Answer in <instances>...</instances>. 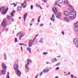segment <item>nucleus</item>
Returning a JSON list of instances; mask_svg holds the SVG:
<instances>
[{"instance_id":"9b49d317","label":"nucleus","mask_w":78,"mask_h":78,"mask_svg":"<svg viewBox=\"0 0 78 78\" xmlns=\"http://www.w3.org/2000/svg\"><path fill=\"white\" fill-rule=\"evenodd\" d=\"M19 67V65L17 64H15L14 65V68L15 70H17L18 69V68Z\"/></svg>"},{"instance_id":"f3484780","label":"nucleus","mask_w":78,"mask_h":78,"mask_svg":"<svg viewBox=\"0 0 78 78\" xmlns=\"http://www.w3.org/2000/svg\"><path fill=\"white\" fill-rule=\"evenodd\" d=\"M64 20L66 22H69V19L67 18L64 17Z\"/></svg>"},{"instance_id":"a18cd8bd","label":"nucleus","mask_w":78,"mask_h":78,"mask_svg":"<svg viewBox=\"0 0 78 78\" xmlns=\"http://www.w3.org/2000/svg\"><path fill=\"white\" fill-rule=\"evenodd\" d=\"M9 30H8V28H6L5 29V31H6V32H7V31H8Z\"/></svg>"},{"instance_id":"680f3d73","label":"nucleus","mask_w":78,"mask_h":78,"mask_svg":"<svg viewBox=\"0 0 78 78\" xmlns=\"http://www.w3.org/2000/svg\"><path fill=\"white\" fill-rule=\"evenodd\" d=\"M16 5H17V4H16L15 5H14V7L16 6Z\"/></svg>"},{"instance_id":"79ce46f5","label":"nucleus","mask_w":78,"mask_h":78,"mask_svg":"<svg viewBox=\"0 0 78 78\" xmlns=\"http://www.w3.org/2000/svg\"><path fill=\"white\" fill-rule=\"evenodd\" d=\"M48 53L47 52H44L43 53V55H47Z\"/></svg>"},{"instance_id":"58836bf2","label":"nucleus","mask_w":78,"mask_h":78,"mask_svg":"<svg viewBox=\"0 0 78 78\" xmlns=\"http://www.w3.org/2000/svg\"><path fill=\"white\" fill-rule=\"evenodd\" d=\"M70 15H73V12H70Z\"/></svg>"},{"instance_id":"9d476101","label":"nucleus","mask_w":78,"mask_h":78,"mask_svg":"<svg viewBox=\"0 0 78 78\" xmlns=\"http://www.w3.org/2000/svg\"><path fill=\"white\" fill-rule=\"evenodd\" d=\"M52 10L55 14H56V12H58V11H57V9H56V8L55 7H54L52 9ZM55 11H56V12H55Z\"/></svg>"},{"instance_id":"20e7f679","label":"nucleus","mask_w":78,"mask_h":78,"mask_svg":"<svg viewBox=\"0 0 78 78\" xmlns=\"http://www.w3.org/2000/svg\"><path fill=\"white\" fill-rule=\"evenodd\" d=\"M29 42L28 44L29 47H31L32 46V45H33V44L34 43V41L30 40H29Z\"/></svg>"},{"instance_id":"0eeeda50","label":"nucleus","mask_w":78,"mask_h":78,"mask_svg":"<svg viewBox=\"0 0 78 78\" xmlns=\"http://www.w3.org/2000/svg\"><path fill=\"white\" fill-rule=\"evenodd\" d=\"M74 26L76 28V31L78 32V22L74 24Z\"/></svg>"},{"instance_id":"7c9ffc66","label":"nucleus","mask_w":78,"mask_h":78,"mask_svg":"<svg viewBox=\"0 0 78 78\" xmlns=\"http://www.w3.org/2000/svg\"><path fill=\"white\" fill-rule=\"evenodd\" d=\"M52 17L53 18V19H55V15H54V14H52Z\"/></svg>"},{"instance_id":"cd10ccee","label":"nucleus","mask_w":78,"mask_h":78,"mask_svg":"<svg viewBox=\"0 0 78 78\" xmlns=\"http://www.w3.org/2000/svg\"><path fill=\"white\" fill-rule=\"evenodd\" d=\"M73 16H76V12H73Z\"/></svg>"},{"instance_id":"39448f33","label":"nucleus","mask_w":78,"mask_h":78,"mask_svg":"<svg viewBox=\"0 0 78 78\" xmlns=\"http://www.w3.org/2000/svg\"><path fill=\"white\" fill-rule=\"evenodd\" d=\"M6 19H4L2 23V27H6Z\"/></svg>"},{"instance_id":"f8f14e48","label":"nucleus","mask_w":78,"mask_h":78,"mask_svg":"<svg viewBox=\"0 0 78 78\" xmlns=\"http://www.w3.org/2000/svg\"><path fill=\"white\" fill-rule=\"evenodd\" d=\"M64 14L66 16H68L69 15V13L67 11H64Z\"/></svg>"},{"instance_id":"1a4fd4ad","label":"nucleus","mask_w":78,"mask_h":78,"mask_svg":"<svg viewBox=\"0 0 78 78\" xmlns=\"http://www.w3.org/2000/svg\"><path fill=\"white\" fill-rule=\"evenodd\" d=\"M74 42L76 45H78V39L77 38L75 39L74 40Z\"/></svg>"},{"instance_id":"e433bc0d","label":"nucleus","mask_w":78,"mask_h":78,"mask_svg":"<svg viewBox=\"0 0 78 78\" xmlns=\"http://www.w3.org/2000/svg\"><path fill=\"white\" fill-rule=\"evenodd\" d=\"M15 42H16L17 41V38H15Z\"/></svg>"},{"instance_id":"473e14b6","label":"nucleus","mask_w":78,"mask_h":78,"mask_svg":"<svg viewBox=\"0 0 78 78\" xmlns=\"http://www.w3.org/2000/svg\"><path fill=\"white\" fill-rule=\"evenodd\" d=\"M30 9H33V5H31Z\"/></svg>"},{"instance_id":"c756f323","label":"nucleus","mask_w":78,"mask_h":78,"mask_svg":"<svg viewBox=\"0 0 78 78\" xmlns=\"http://www.w3.org/2000/svg\"><path fill=\"white\" fill-rule=\"evenodd\" d=\"M11 16H7V19L8 20H10V18H11Z\"/></svg>"},{"instance_id":"dca6fc26","label":"nucleus","mask_w":78,"mask_h":78,"mask_svg":"<svg viewBox=\"0 0 78 78\" xmlns=\"http://www.w3.org/2000/svg\"><path fill=\"white\" fill-rule=\"evenodd\" d=\"M69 11H75V9L73 8V6L72 5L70 8H69Z\"/></svg>"},{"instance_id":"37998d69","label":"nucleus","mask_w":78,"mask_h":78,"mask_svg":"<svg viewBox=\"0 0 78 78\" xmlns=\"http://www.w3.org/2000/svg\"><path fill=\"white\" fill-rule=\"evenodd\" d=\"M42 26H44V24H41L40 25V27H42Z\"/></svg>"},{"instance_id":"13d9d810","label":"nucleus","mask_w":78,"mask_h":78,"mask_svg":"<svg viewBox=\"0 0 78 78\" xmlns=\"http://www.w3.org/2000/svg\"><path fill=\"white\" fill-rule=\"evenodd\" d=\"M24 46L27 47V44H24Z\"/></svg>"},{"instance_id":"f257e3e1","label":"nucleus","mask_w":78,"mask_h":78,"mask_svg":"<svg viewBox=\"0 0 78 78\" xmlns=\"http://www.w3.org/2000/svg\"><path fill=\"white\" fill-rule=\"evenodd\" d=\"M2 66L3 70L0 71V72H2V75H6V70L7 67L5 65V63L2 64Z\"/></svg>"},{"instance_id":"4468645a","label":"nucleus","mask_w":78,"mask_h":78,"mask_svg":"<svg viewBox=\"0 0 78 78\" xmlns=\"http://www.w3.org/2000/svg\"><path fill=\"white\" fill-rule=\"evenodd\" d=\"M28 14V13H26L24 15V22H25V20H26V18H27V15Z\"/></svg>"},{"instance_id":"3c124183","label":"nucleus","mask_w":78,"mask_h":78,"mask_svg":"<svg viewBox=\"0 0 78 78\" xmlns=\"http://www.w3.org/2000/svg\"><path fill=\"white\" fill-rule=\"evenodd\" d=\"M56 3L55 4V5H57V6H58V4H57V3H56Z\"/></svg>"},{"instance_id":"bf43d9fd","label":"nucleus","mask_w":78,"mask_h":78,"mask_svg":"<svg viewBox=\"0 0 78 78\" xmlns=\"http://www.w3.org/2000/svg\"><path fill=\"white\" fill-rule=\"evenodd\" d=\"M67 74H68V75H70V73L69 72V73H68Z\"/></svg>"},{"instance_id":"423d86ee","label":"nucleus","mask_w":78,"mask_h":78,"mask_svg":"<svg viewBox=\"0 0 78 78\" xmlns=\"http://www.w3.org/2000/svg\"><path fill=\"white\" fill-rule=\"evenodd\" d=\"M21 6L23 8H25L27 6V2H26L24 1L23 3H22L21 4Z\"/></svg>"},{"instance_id":"4be33fe9","label":"nucleus","mask_w":78,"mask_h":78,"mask_svg":"<svg viewBox=\"0 0 78 78\" xmlns=\"http://www.w3.org/2000/svg\"><path fill=\"white\" fill-rule=\"evenodd\" d=\"M69 18L70 20H73L75 19V17L73 16H69Z\"/></svg>"},{"instance_id":"b1692460","label":"nucleus","mask_w":78,"mask_h":78,"mask_svg":"<svg viewBox=\"0 0 78 78\" xmlns=\"http://www.w3.org/2000/svg\"><path fill=\"white\" fill-rule=\"evenodd\" d=\"M31 49L30 48H27V50H28L29 51L30 53H31Z\"/></svg>"},{"instance_id":"864d4df0","label":"nucleus","mask_w":78,"mask_h":78,"mask_svg":"<svg viewBox=\"0 0 78 78\" xmlns=\"http://www.w3.org/2000/svg\"><path fill=\"white\" fill-rule=\"evenodd\" d=\"M44 3H47V1L45 0H44Z\"/></svg>"},{"instance_id":"052dcab7","label":"nucleus","mask_w":78,"mask_h":78,"mask_svg":"<svg viewBox=\"0 0 78 78\" xmlns=\"http://www.w3.org/2000/svg\"><path fill=\"white\" fill-rule=\"evenodd\" d=\"M39 49H38L36 50V51H39Z\"/></svg>"},{"instance_id":"de8ad7c7","label":"nucleus","mask_w":78,"mask_h":78,"mask_svg":"<svg viewBox=\"0 0 78 78\" xmlns=\"http://www.w3.org/2000/svg\"><path fill=\"white\" fill-rule=\"evenodd\" d=\"M42 74V72H41V73L40 74V76H41Z\"/></svg>"},{"instance_id":"a878e982","label":"nucleus","mask_w":78,"mask_h":78,"mask_svg":"<svg viewBox=\"0 0 78 78\" xmlns=\"http://www.w3.org/2000/svg\"><path fill=\"white\" fill-rule=\"evenodd\" d=\"M43 42V39L42 38H41V40L39 41V42L40 43H42Z\"/></svg>"},{"instance_id":"774afa93","label":"nucleus","mask_w":78,"mask_h":78,"mask_svg":"<svg viewBox=\"0 0 78 78\" xmlns=\"http://www.w3.org/2000/svg\"><path fill=\"white\" fill-rule=\"evenodd\" d=\"M46 64H49V63L48 62H46Z\"/></svg>"},{"instance_id":"0e129e2a","label":"nucleus","mask_w":78,"mask_h":78,"mask_svg":"<svg viewBox=\"0 0 78 78\" xmlns=\"http://www.w3.org/2000/svg\"><path fill=\"white\" fill-rule=\"evenodd\" d=\"M59 78V76H56L55 77V78Z\"/></svg>"},{"instance_id":"5fc2aeb1","label":"nucleus","mask_w":78,"mask_h":78,"mask_svg":"<svg viewBox=\"0 0 78 78\" xmlns=\"http://www.w3.org/2000/svg\"><path fill=\"white\" fill-rule=\"evenodd\" d=\"M39 36V34H37L36 35L35 37H37V36Z\"/></svg>"},{"instance_id":"2f4dec72","label":"nucleus","mask_w":78,"mask_h":78,"mask_svg":"<svg viewBox=\"0 0 78 78\" xmlns=\"http://www.w3.org/2000/svg\"><path fill=\"white\" fill-rule=\"evenodd\" d=\"M60 64H61V63H57L55 65V66H59V65H60Z\"/></svg>"},{"instance_id":"2eb2a0df","label":"nucleus","mask_w":78,"mask_h":78,"mask_svg":"<svg viewBox=\"0 0 78 78\" xmlns=\"http://www.w3.org/2000/svg\"><path fill=\"white\" fill-rule=\"evenodd\" d=\"M19 34H20V36L21 37H22L24 36V34H21V32H20L19 33H18L17 35V36H18V35H19Z\"/></svg>"},{"instance_id":"a211bd4d","label":"nucleus","mask_w":78,"mask_h":78,"mask_svg":"<svg viewBox=\"0 0 78 78\" xmlns=\"http://www.w3.org/2000/svg\"><path fill=\"white\" fill-rule=\"evenodd\" d=\"M32 62V61L30 59H28L27 60V62L28 64H30V63H31Z\"/></svg>"},{"instance_id":"a19ab883","label":"nucleus","mask_w":78,"mask_h":78,"mask_svg":"<svg viewBox=\"0 0 78 78\" xmlns=\"http://www.w3.org/2000/svg\"><path fill=\"white\" fill-rule=\"evenodd\" d=\"M38 75L39 73L37 74L35 76V78H37V77H38Z\"/></svg>"},{"instance_id":"4d7b16f0","label":"nucleus","mask_w":78,"mask_h":78,"mask_svg":"<svg viewBox=\"0 0 78 78\" xmlns=\"http://www.w3.org/2000/svg\"><path fill=\"white\" fill-rule=\"evenodd\" d=\"M36 37H35L34 38V40H33V41H34V40L36 39Z\"/></svg>"},{"instance_id":"ea45409f","label":"nucleus","mask_w":78,"mask_h":78,"mask_svg":"<svg viewBox=\"0 0 78 78\" xmlns=\"http://www.w3.org/2000/svg\"><path fill=\"white\" fill-rule=\"evenodd\" d=\"M59 67H57L56 69L55 70H59Z\"/></svg>"},{"instance_id":"f03ea898","label":"nucleus","mask_w":78,"mask_h":78,"mask_svg":"<svg viewBox=\"0 0 78 78\" xmlns=\"http://www.w3.org/2000/svg\"><path fill=\"white\" fill-rule=\"evenodd\" d=\"M5 8L3 7H1L0 8V12L1 11V10H2V11L3 14H6V13L8 12V8H6V9L4 10Z\"/></svg>"},{"instance_id":"6e6d98bb","label":"nucleus","mask_w":78,"mask_h":78,"mask_svg":"<svg viewBox=\"0 0 78 78\" xmlns=\"http://www.w3.org/2000/svg\"><path fill=\"white\" fill-rule=\"evenodd\" d=\"M22 38V37L20 36V38H19V40H21V39Z\"/></svg>"},{"instance_id":"4c0bfd02","label":"nucleus","mask_w":78,"mask_h":78,"mask_svg":"<svg viewBox=\"0 0 78 78\" xmlns=\"http://www.w3.org/2000/svg\"><path fill=\"white\" fill-rule=\"evenodd\" d=\"M20 48L22 52H23V48H22V47L21 46Z\"/></svg>"},{"instance_id":"ddd939ff","label":"nucleus","mask_w":78,"mask_h":78,"mask_svg":"<svg viewBox=\"0 0 78 78\" xmlns=\"http://www.w3.org/2000/svg\"><path fill=\"white\" fill-rule=\"evenodd\" d=\"M48 72H49V70L48 69H44V70H43V73H48Z\"/></svg>"},{"instance_id":"e2e57ef3","label":"nucleus","mask_w":78,"mask_h":78,"mask_svg":"<svg viewBox=\"0 0 78 78\" xmlns=\"http://www.w3.org/2000/svg\"><path fill=\"white\" fill-rule=\"evenodd\" d=\"M39 8H40L41 9H43L42 8V7L41 6L39 7Z\"/></svg>"},{"instance_id":"393cba45","label":"nucleus","mask_w":78,"mask_h":78,"mask_svg":"<svg viewBox=\"0 0 78 78\" xmlns=\"http://www.w3.org/2000/svg\"><path fill=\"white\" fill-rule=\"evenodd\" d=\"M4 59L5 60H6V59H7V57H6V55L5 53H4Z\"/></svg>"},{"instance_id":"49530a36","label":"nucleus","mask_w":78,"mask_h":78,"mask_svg":"<svg viewBox=\"0 0 78 78\" xmlns=\"http://www.w3.org/2000/svg\"><path fill=\"white\" fill-rule=\"evenodd\" d=\"M36 6H38V7H39L40 6L39 5V4H37L36 5Z\"/></svg>"},{"instance_id":"6e6552de","label":"nucleus","mask_w":78,"mask_h":78,"mask_svg":"<svg viewBox=\"0 0 78 78\" xmlns=\"http://www.w3.org/2000/svg\"><path fill=\"white\" fill-rule=\"evenodd\" d=\"M61 12H60L58 14H57L56 17L57 18V19H59L61 17Z\"/></svg>"},{"instance_id":"412c9836","label":"nucleus","mask_w":78,"mask_h":78,"mask_svg":"<svg viewBox=\"0 0 78 78\" xmlns=\"http://www.w3.org/2000/svg\"><path fill=\"white\" fill-rule=\"evenodd\" d=\"M16 12L15 11H13L11 14V16H12V17H13L14 16V15H13V14L15 13Z\"/></svg>"},{"instance_id":"8fccbe9b","label":"nucleus","mask_w":78,"mask_h":78,"mask_svg":"<svg viewBox=\"0 0 78 78\" xmlns=\"http://www.w3.org/2000/svg\"><path fill=\"white\" fill-rule=\"evenodd\" d=\"M37 22H40V19H39L38 18V20H37Z\"/></svg>"},{"instance_id":"f704fd0d","label":"nucleus","mask_w":78,"mask_h":78,"mask_svg":"<svg viewBox=\"0 0 78 78\" xmlns=\"http://www.w3.org/2000/svg\"><path fill=\"white\" fill-rule=\"evenodd\" d=\"M67 6H70V4H69V3H67Z\"/></svg>"},{"instance_id":"7ed1b4c3","label":"nucleus","mask_w":78,"mask_h":78,"mask_svg":"<svg viewBox=\"0 0 78 78\" xmlns=\"http://www.w3.org/2000/svg\"><path fill=\"white\" fill-rule=\"evenodd\" d=\"M15 71L16 74L18 76H20L21 75V73L20 72V71L18 69H16L15 70Z\"/></svg>"},{"instance_id":"603ef678","label":"nucleus","mask_w":78,"mask_h":78,"mask_svg":"<svg viewBox=\"0 0 78 78\" xmlns=\"http://www.w3.org/2000/svg\"><path fill=\"white\" fill-rule=\"evenodd\" d=\"M34 19H32V22H34Z\"/></svg>"},{"instance_id":"338daca9","label":"nucleus","mask_w":78,"mask_h":78,"mask_svg":"<svg viewBox=\"0 0 78 78\" xmlns=\"http://www.w3.org/2000/svg\"><path fill=\"white\" fill-rule=\"evenodd\" d=\"M19 19L20 20L21 19V17H19Z\"/></svg>"},{"instance_id":"aec40b11","label":"nucleus","mask_w":78,"mask_h":78,"mask_svg":"<svg viewBox=\"0 0 78 78\" xmlns=\"http://www.w3.org/2000/svg\"><path fill=\"white\" fill-rule=\"evenodd\" d=\"M17 10L19 11H21V10H22V7L20 6H18L17 8Z\"/></svg>"},{"instance_id":"69168bd1","label":"nucleus","mask_w":78,"mask_h":78,"mask_svg":"<svg viewBox=\"0 0 78 78\" xmlns=\"http://www.w3.org/2000/svg\"><path fill=\"white\" fill-rule=\"evenodd\" d=\"M41 16H40L39 17V18H38V19H40V18H41Z\"/></svg>"},{"instance_id":"72a5a7b5","label":"nucleus","mask_w":78,"mask_h":78,"mask_svg":"<svg viewBox=\"0 0 78 78\" xmlns=\"http://www.w3.org/2000/svg\"><path fill=\"white\" fill-rule=\"evenodd\" d=\"M50 20H52V21H55V20L53 19V18H52V17H51L50 18Z\"/></svg>"},{"instance_id":"5701e85b","label":"nucleus","mask_w":78,"mask_h":78,"mask_svg":"<svg viewBox=\"0 0 78 78\" xmlns=\"http://www.w3.org/2000/svg\"><path fill=\"white\" fill-rule=\"evenodd\" d=\"M62 2H63V0H58L57 2V3L61 4L62 3Z\"/></svg>"},{"instance_id":"c9c22d12","label":"nucleus","mask_w":78,"mask_h":78,"mask_svg":"<svg viewBox=\"0 0 78 78\" xmlns=\"http://www.w3.org/2000/svg\"><path fill=\"white\" fill-rule=\"evenodd\" d=\"M19 45L22 46V45H24V44L20 43V44H19Z\"/></svg>"},{"instance_id":"bb28decb","label":"nucleus","mask_w":78,"mask_h":78,"mask_svg":"<svg viewBox=\"0 0 78 78\" xmlns=\"http://www.w3.org/2000/svg\"><path fill=\"white\" fill-rule=\"evenodd\" d=\"M57 60L56 58H54V59H53L52 60V62H54L55 61H56Z\"/></svg>"},{"instance_id":"09e8293b","label":"nucleus","mask_w":78,"mask_h":78,"mask_svg":"<svg viewBox=\"0 0 78 78\" xmlns=\"http://www.w3.org/2000/svg\"><path fill=\"white\" fill-rule=\"evenodd\" d=\"M62 33L63 35L64 34V32L63 31H62Z\"/></svg>"},{"instance_id":"c03bdc74","label":"nucleus","mask_w":78,"mask_h":78,"mask_svg":"<svg viewBox=\"0 0 78 78\" xmlns=\"http://www.w3.org/2000/svg\"><path fill=\"white\" fill-rule=\"evenodd\" d=\"M64 3H66V2H67V0H64Z\"/></svg>"},{"instance_id":"c85d7f7f","label":"nucleus","mask_w":78,"mask_h":78,"mask_svg":"<svg viewBox=\"0 0 78 78\" xmlns=\"http://www.w3.org/2000/svg\"><path fill=\"white\" fill-rule=\"evenodd\" d=\"M9 73L8 72L7 73V76H6L7 78H9Z\"/></svg>"},{"instance_id":"6ab92c4d","label":"nucleus","mask_w":78,"mask_h":78,"mask_svg":"<svg viewBox=\"0 0 78 78\" xmlns=\"http://www.w3.org/2000/svg\"><path fill=\"white\" fill-rule=\"evenodd\" d=\"M29 63H27L25 65V68L27 69H29V67H28V66H29Z\"/></svg>"}]
</instances>
